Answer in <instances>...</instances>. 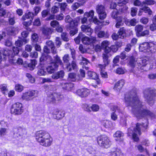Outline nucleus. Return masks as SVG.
Returning <instances> with one entry per match:
<instances>
[{
    "label": "nucleus",
    "instance_id": "obj_1",
    "mask_svg": "<svg viewBox=\"0 0 156 156\" xmlns=\"http://www.w3.org/2000/svg\"><path fill=\"white\" fill-rule=\"evenodd\" d=\"M125 102L127 106L132 108V112L137 118H140L146 116H153V113L149 110L144 109L142 102L137 96L135 90L126 93L125 97Z\"/></svg>",
    "mask_w": 156,
    "mask_h": 156
},
{
    "label": "nucleus",
    "instance_id": "obj_2",
    "mask_svg": "<svg viewBox=\"0 0 156 156\" xmlns=\"http://www.w3.org/2000/svg\"><path fill=\"white\" fill-rule=\"evenodd\" d=\"M19 51V48L17 47H13L12 50L6 48L2 51L4 55L7 56L9 58V62L11 64L15 65H21L23 63L22 59L18 58L17 59L14 57V56L18 54Z\"/></svg>",
    "mask_w": 156,
    "mask_h": 156
},
{
    "label": "nucleus",
    "instance_id": "obj_3",
    "mask_svg": "<svg viewBox=\"0 0 156 156\" xmlns=\"http://www.w3.org/2000/svg\"><path fill=\"white\" fill-rule=\"evenodd\" d=\"M36 139L41 145L45 147L50 146L52 142V139L49 133L44 131L37 132Z\"/></svg>",
    "mask_w": 156,
    "mask_h": 156
},
{
    "label": "nucleus",
    "instance_id": "obj_4",
    "mask_svg": "<svg viewBox=\"0 0 156 156\" xmlns=\"http://www.w3.org/2000/svg\"><path fill=\"white\" fill-rule=\"evenodd\" d=\"M142 126L146 129L147 127V123H142V124L137 123L136 125L135 128H130L128 129V132L129 135H130V134H132L133 139L134 141L137 142L139 140L137 134L139 135L141 134V128Z\"/></svg>",
    "mask_w": 156,
    "mask_h": 156
},
{
    "label": "nucleus",
    "instance_id": "obj_5",
    "mask_svg": "<svg viewBox=\"0 0 156 156\" xmlns=\"http://www.w3.org/2000/svg\"><path fill=\"white\" fill-rule=\"evenodd\" d=\"M144 96L150 105H152L154 103V99L156 96V91L151 89H146L144 91Z\"/></svg>",
    "mask_w": 156,
    "mask_h": 156
},
{
    "label": "nucleus",
    "instance_id": "obj_6",
    "mask_svg": "<svg viewBox=\"0 0 156 156\" xmlns=\"http://www.w3.org/2000/svg\"><path fill=\"white\" fill-rule=\"evenodd\" d=\"M97 140L99 145L106 148L109 147L111 144V142L108 137L105 135L99 136L98 137Z\"/></svg>",
    "mask_w": 156,
    "mask_h": 156
},
{
    "label": "nucleus",
    "instance_id": "obj_7",
    "mask_svg": "<svg viewBox=\"0 0 156 156\" xmlns=\"http://www.w3.org/2000/svg\"><path fill=\"white\" fill-rule=\"evenodd\" d=\"M11 112L12 114L15 115L21 114L23 112L22 104L17 102L12 105L11 108Z\"/></svg>",
    "mask_w": 156,
    "mask_h": 156
},
{
    "label": "nucleus",
    "instance_id": "obj_8",
    "mask_svg": "<svg viewBox=\"0 0 156 156\" xmlns=\"http://www.w3.org/2000/svg\"><path fill=\"white\" fill-rule=\"evenodd\" d=\"M47 60L50 62V64L46 68L47 72L49 73H51L57 69L58 67V64L53 62V60L51 56L48 55Z\"/></svg>",
    "mask_w": 156,
    "mask_h": 156
},
{
    "label": "nucleus",
    "instance_id": "obj_9",
    "mask_svg": "<svg viewBox=\"0 0 156 156\" xmlns=\"http://www.w3.org/2000/svg\"><path fill=\"white\" fill-rule=\"evenodd\" d=\"M77 23L76 22H72L70 24H68L66 26L67 31H70L69 34L71 36H74L77 33L78 29L77 27Z\"/></svg>",
    "mask_w": 156,
    "mask_h": 156
},
{
    "label": "nucleus",
    "instance_id": "obj_10",
    "mask_svg": "<svg viewBox=\"0 0 156 156\" xmlns=\"http://www.w3.org/2000/svg\"><path fill=\"white\" fill-rule=\"evenodd\" d=\"M96 9L100 19L103 20L106 18L107 14L104 5L101 4H98L96 6Z\"/></svg>",
    "mask_w": 156,
    "mask_h": 156
},
{
    "label": "nucleus",
    "instance_id": "obj_11",
    "mask_svg": "<svg viewBox=\"0 0 156 156\" xmlns=\"http://www.w3.org/2000/svg\"><path fill=\"white\" fill-rule=\"evenodd\" d=\"M111 110L112 112L111 114V117L113 121L116 120L118 119V113L120 112V108L117 105H113L111 106Z\"/></svg>",
    "mask_w": 156,
    "mask_h": 156
},
{
    "label": "nucleus",
    "instance_id": "obj_12",
    "mask_svg": "<svg viewBox=\"0 0 156 156\" xmlns=\"http://www.w3.org/2000/svg\"><path fill=\"white\" fill-rule=\"evenodd\" d=\"M36 92L35 90L29 91L23 93L22 96L23 99L27 101L30 100L32 98V97L36 95Z\"/></svg>",
    "mask_w": 156,
    "mask_h": 156
},
{
    "label": "nucleus",
    "instance_id": "obj_13",
    "mask_svg": "<svg viewBox=\"0 0 156 156\" xmlns=\"http://www.w3.org/2000/svg\"><path fill=\"white\" fill-rule=\"evenodd\" d=\"M62 96L61 95L58 94L56 93H54L51 94L49 96H48V100L50 102H55L56 101L60 100L62 98Z\"/></svg>",
    "mask_w": 156,
    "mask_h": 156
},
{
    "label": "nucleus",
    "instance_id": "obj_14",
    "mask_svg": "<svg viewBox=\"0 0 156 156\" xmlns=\"http://www.w3.org/2000/svg\"><path fill=\"white\" fill-rule=\"evenodd\" d=\"M76 93L81 97H85L90 94V91L87 88H84L78 90Z\"/></svg>",
    "mask_w": 156,
    "mask_h": 156
},
{
    "label": "nucleus",
    "instance_id": "obj_15",
    "mask_svg": "<svg viewBox=\"0 0 156 156\" xmlns=\"http://www.w3.org/2000/svg\"><path fill=\"white\" fill-rule=\"evenodd\" d=\"M66 69L68 71H71L73 70H77V66L76 61L73 60L71 64L69 62L67 64H66Z\"/></svg>",
    "mask_w": 156,
    "mask_h": 156
},
{
    "label": "nucleus",
    "instance_id": "obj_16",
    "mask_svg": "<svg viewBox=\"0 0 156 156\" xmlns=\"http://www.w3.org/2000/svg\"><path fill=\"white\" fill-rule=\"evenodd\" d=\"M82 41L83 44H90L94 43L96 41V38L95 37H91L90 38L87 37H82Z\"/></svg>",
    "mask_w": 156,
    "mask_h": 156
},
{
    "label": "nucleus",
    "instance_id": "obj_17",
    "mask_svg": "<svg viewBox=\"0 0 156 156\" xmlns=\"http://www.w3.org/2000/svg\"><path fill=\"white\" fill-rule=\"evenodd\" d=\"M81 28L82 31L88 35H90L93 32V30L90 28L89 25H82L81 27Z\"/></svg>",
    "mask_w": 156,
    "mask_h": 156
},
{
    "label": "nucleus",
    "instance_id": "obj_18",
    "mask_svg": "<svg viewBox=\"0 0 156 156\" xmlns=\"http://www.w3.org/2000/svg\"><path fill=\"white\" fill-rule=\"evenodd\" d=\"M94 11L93 10H90L89 12H86L84 14V17L81 20V23L82 24H84L86 23L87 21V17H90L91 19L93 18L94 15Z\"/></svg>",
    "mask_w": 156,
    "mask_h": 156
},
{
    "label": "nucleus",
    "instance_id": "obj_19",
    "mask_svg": "<svg viewBox=\"0 0 156 156\" xmlns=\"http://www.w3.org/2000/svg\"><path fill=\"white\" fill-rule=\"evenodd\" d=\"M25 129L20 126L14 127L13 129V132L14 136L16 137V134L18 135L19 136H21L23 133V132L25 131Z\"/></svg>",
    "mask_w": 156,
    "mask_h": 156
},
{
    "label": "nucleus",
    "instance_id": "obj_20",
    "mask_svg": "<svg viewBox=\"0 0 156 156\" xmlns=\"http://www.w3.org/2000/svg\"><path fill=\"white\" fill-rule=\"evenodd\" d=\"M41 30L43 34L45 36H48L51 35L53 31L52 28L46 26L43 27Z\"/></svg>",
    "mask_w": 156,
    "mask_h": 156
},
{
    "label": "nucleus",
    "instance_id": "obj_21",
    "mask_svg": "<svg viewBox=\"0 0 156 156\" xmlns=\"http://www.w3.org/2000/svg\"><path fill=\"white\" fill-rule=\"evenodd\" d=\"M46 44L49 48H50L51 52L53 54L57 53V49L54 45V43L51 41H48L46 42Z\"/></svg>",
    "mask_w": 156,
    "mask_h": 156
},
{
    "label": "nucleus",
    "instance_id": "obj_22",
    "mask_svg": "<svg viewBox=\"0 0 156 156\" xmlns=\"http://www.w3.org/2000/svg\"><path fill=\"white\" fill-rule=\"evenodd\" d=\"M125 83L123 80H121L118 81L115 84L114 89L117 91H119L121 89Z\"/></svg>",
    "mask_w": 156,
    "mask_h": 156
},
{
    "label": "nucleus",
    "instance_id": "obj_23",
    "mask_svg": "<svg viewBox=\"0 0 156 156\" xmlns=\"http://www.w3.org/2000/svg\"><path fill=\"white\" fill-rule=\"evenodd\" d=\"M126 8V7L123 6L122 8L121 7L119 9V12L117 10H113L112 12L111 16L113 18L116 19L119 13L121 12H123L124 10H125Z\"/></svg>",
    "mask_w": 156,
    "mask_h": 156
},
{
    "label": "nucleus",
    "instance_id": "obj_24",
    "mask_svg": "<svg viewBox=\"0 0 156 156\" xmlns=\"http://www.w3.org/2000/svg\"><path fill=\"white\" fill-rule=\"evenodd\" d=\"M53 113L54 118L58 120L62 118L65 116L64 112L59 111L57 110L54 112Z\"/></svg>",
    "mask_w": 156,
    "mask_h": 156
},
{
    "label": "nucleus",
    "instance_id": "obj_25",
    "mask_svg": "<svg viewBox=\"0 0 156 156\" xmlns=\"http://www.w3.org/2000/svg\"><path fill=\"white\" fill-rule=\"evenodd\" d=\"M64 75V71L61 70L53 73L51 77L53 79L57 80L59 78L63 77Z\"/></svg>",
    "mask_w": 156,
    "mask_h": 156
},
{
    "label": "nucleus",
    "instance_id": "obj_26",
    "mask_svg": "<svg viewBox=\"0 0 156 156\" xmlns=\"http://www.w3.org/2000/svg\"><path fill=\"white\" fill-rule=\"evenodd\" d=\"M35 15L31 12H29L23 15L21 19L23 20H25L26 19H30V20H33Z\"/></svg>",
    "mask_w": 156,
    "mask_h": 156
},
{
    "label": "nucleus",
    "instance_id": "obj_27",
    "mask_svg": "<svg viewBox=\"0 0 156 156\" xmlns=\"http://www.w3.org/2000/svg\"><path fill=\"white\" fill-rule=\"evenodd\" d=\"M61 84L63 89L68 90H70L73 86V84L71 83L62 82Z\"/></svg>",
    "mask_w": 156,
    "mask_h": 156
},
{
    "label": "nucleus",
    "instance_id": "obj_28",
    "mask_svg": "<svg viewBox=\"0 0 156 156\" xmlns=\"http://www.w3.org/2000/svg\"><path fill=\"white\" fill-rule=\"evenodd\" d=\"M149 46V43L147 42H144L140 44L139 49L141 51H144V50H146V51H147Z\"/></svg>",
    "mask_w": 156,
    "mask_h": 156
},
{
    "label": "nucleus",
    "instance_id": "obj_29",
    "mask_svg": "<svg viewBox=\"0 0 156 156\" xmlns=\"http://www.w3.org/2000/svg\"><path fill=\"white\" fill-rule=\"evenodd\" d=\"M108 54L103 53L102 55L103 62L105 65H108L110 63V60L108 58L110 57Z\"/></svg>",
    "mask_w": 156,
    "mask_h": 156
},
{
    "label": "nucleus",
    "instance_id": "obj_30",
    "mask_svg": "<svg viewBox=\"0 0 156 156\" xmlns=\"http://www.w3.org/2000/svg\"><path fill=\"white\" fill-rule=\"evenodd\" d=\"M119 21L116 23L115 25V27L117 28H119L120 26H122L123 24V23H126V17H124L121 16H119Z\"/></svg>",
    "mask_w": 156,
    "mask_h": 156
},
{
    "label": "nucleus",
    "instance_id": "obj_31",
    "mask_svg": "<svg viewBox=\"0 0 156 156\" xmlns=\"http://www.w3.org/2000/svg\"><path fill=\"white\" fill-rule=\"evenodd\" d=\"M137 23L136 19L133 18L130 20H127L126 18V24L128 26H134Z\"/></svg>",
    "mask_w": 156,
    "mask_h": 156
},
{
    "label": "nucleus",
    "instance_id": "obj_32",
    "mask_svg": "<svg viewBox=\"0 0 156 156\" xmlns=\"http://www.w3.org/2000/svg\"><path fill=\"white\" fill-rule=\"evenodd\" d=\"M149 51H151V53L156 52V44L152 42L149 43V48L147 50V52Z\"/></svg>",
    "mask_w": 156,
    "mask_h": 156
},
{
    "label": "nucleus",
    "instance_id": "obj_33",
    "mask_svg": "<svg viewBox=\"0 0 156 156\" xmlns=\"http://www.w3.org/2000/svg\"><path fill=\"white\" fill-rule=\"evenodd\" d=\"M18 29L17 27H11L7 30L8 34L9 35H13L18 32Z\"/></svg>",
    "mask_w": 156,
    "mask_h": 156
},
{
    "label": "nucleus",
    "instance_id": "obj_34",
    "mask_svg": "<svg viewBox=\"0 0 156 156\" xmlns=\"http://www.w3.org/2000/svg\"><path fill=\"white\" fill-rule=\"evenodd\" d=\"M87 74L88 76L90 79L96 80L98 78L97 74L94 72L91 71H88Z\"/></svg>",
    "mask_w": 156,
    "mask_h": 156
},
{
    "label": "nucleus",
    "instance_id": "obj_35",
    "mask_svg": "<svg viewBox=\"0 0 156 156\" xmlns=\"http://www.w3.org/2000/svg\"><path fill=\"white\" fill-rule=\"evenodd\" d=\"M126 34V30L124 28H120L118 32V34L119 35V38H123L125 36Z\"/></svg>",
    "mask_w": 156,
    "mask_h": 156
},
{
    "label": "nucleus",
    "instance_id": "obj_36",
    "mask_svg": "<svg viewBox=\"0 0 156 156\" xmlns=\"http://www.w3.org/2000/svg\"><path fill=\"white\" fill-rule=\"evenodd\" d=\"M129 64L132 67L135 66L136 63V60L133 56H131L129 58Z\"/></svg>",
    "mask_w": 156,
    "mask_h": 156
},
{
    "label": "nucleus",
    "instance_id": "obj_37",
    "mask_svg": "<svg viewBox=\"0 0 156 156\" xmlns=\"http://www.w3.org/2000/svg\"><path fill=\"white\" fill-rule=\"evenodd\" d=\"M110 156H120L121 151L119 150L116 149L115 151L112 150L109 153Z\"/></svg>",
    "mask_w": 156,
    "mask_h": 156
},
{
    "label": "nucleus",
    "instance_id": "obj_38",
    "mask_svg": "<svg viewBox=\"0 0 156 156\" xmlns=\"http://www.w3.org/2000/svg\"><path fill=\"white\" fill-rule=\"evenodd\" d=\"M135 29L136 35L138 37L139 34L140 33L143 29V26L141 25H137L135 27Z\"/></svg>",
    "mask_w": 156,
    "mask_h": 156
},
{
    "label": "nucleus",
    "instance_id": "obj_39",
    "mask_svg": "<svg viewBox=\"0 0 156 156\" xmlns=\"http://www.w3.org/2000/svg\"><path fill=\"white\" fill-rule=\"evenodd\" d=\"M78 58L80 60L82 61V62H80V63L81 65H87V64L89 62L87 59L83 57L81 55H79V56Z\"/></svg>",
    "mask_w": 156,
    "mask_h": 156
},
{
    "label": "nucleus",
    "instance_id": "obj_40",
    "mask_svg": "<svg viewBox=\"0 0 156 156\" xmlns=\"http://www.w3.org/2000/svg\"><path fill=\"white\" fill-rule=\"evenodd\" d=\"M53 57L54 58V61L53 60V62L58 64V65H62V61L60 59V57L57 55H56Z\"/></svg>",
    "mask_w": 156,
    "mask_h": 156
},
{
    "label": "nucleus",
    "instance_id": "obj_41",
    "mask_svg": "<svg viewBox=\"0 0 156 156\" xmlns=\"http://www.w3.org/2000/svg\"><path fill=\"white\" fill-rule=\"evenodd\" d=\"M98 36L99 38L105 37L106 38H108L109 37L108 34L107 33H105L104 31H100L98 34Z\"/></svg>",
    "mask_w": 156,
    "mask_h": 156
},
{
    "label": "nucleus",
    "instance_id": "obj_42",
    "mask_svg": "<svg viewBox=\"0 0 156 156\" xmlns=\"http://www.w3.org/2000/svg\"><path fill=\"white\" fill-rule=\"evenodd\" d=\"M102 124L106 128H109L111 127L112 126L111 122L107 120H103L102 122Z\"/></svg>",
    "mask_w": 156,
    "mask_h": 156
},
{
    "label": "nucleus",
    "instance_id": "obj_43",
    "mask_svg": "<svg viewBox=\"0 0 156 156\" xmlns=\"http://www.w3.org/2000/svg\"><path fill=\"white\" fill-rule=\"evenodd\" d=\"M1 90L4 95L6 94L8 92V89L7 88L6 85L5 84L2 85L1 86Z\"/></svg>",
    "mask_w": 156,
    "mask_h": 156
},
{
    "label": "nucleus",
    "instance_id": "obj_44",
    "mask_svg": "<svg viewBox=\"0 0 156 156\" xmlns=\"http://www.w3.org/2000/svg\"><path fill=\"white\" fill-rule=\"evenodd\" d=\"M9 14L7 10L1 9V17L3 16L4 18L8 17Z\"/></svg>",
    "mask_w": 156,
    "mask_h": 156
},
{
    "label": "nucleus",
    "instance_id": "obj_45",
    "mask_svg": "<svg viewBox=\"0 0 156 156\" xmlns=\"http://www.w3.org/2000/svg\"><path fill=\"white\" fill-rule=\"evenodd\" d=\"M56 5L53 6L51 9V12L52 13L55 14L58 12L59 11V7L57 3H56Z\"/></svg>",
    "mask_w": 156,
    "mask_h": 156
},
{
    "label": "nucleus",
    "instance_id": "obj_46",
    "mask_svg": "<svg viewBox=\"0 0 156 156\" xmlns=\"http://www.w3.org/2000/svg\"><path fill=\"white\" fill-rule=\"evenodd\" d=\"M39 40L38 36L37 34L35 33L33 34L31 36V40L34 43H36Z\"/></svg>",
    "mask_w": 156,
    "mask_h": 156
},
{
    "label": "nucleus",
    "instance_id": "obj_47",
    "mask_svg": "<svg viewBox=\"0 0 156 156\" xmlns=\"http://www.w3.org/2000/svg\"><path fill=\"white\" fill-rule=\"evenodd\" d=\"M57 5L59 8H60L61 11H64L67 6V4L65 3H58Z\"/></svg>",
    "mask_w": 156,
    "mask_h": 156
},
{
    "label": "nucleus",
    "instance_id": "obj_48",
    "mask_svg": "<svg viewBox=\"0 0 156 156\" xmlns=\"http://www.w3.org/2000/svg\"><path fill=\"white\" fill-rule=\"evenodd\" d=\"M142 9L146 13H148L149 15H151L152 13V11L151 9L147 7L144 6L142 8Z\"/></svg>",
    "mask_w": 156,
    "mask_h": 156
},
{
    "label": "nucleus",
    "instance_id": "obj_49",
    "mask_svg": "<svg viewBox=\"0 0 156 156\" xmlns=\"http://www.w3.org/2000/svg\"><path fill=\"white\" fill-rule=\"evenodd\" d=\"M69 56L68 54L65 55L62 58L64 62L66 64H67L69 62Z\"/></svg>",
    "mask_w": 156,
    "mask_h": 156
},
{
    "label": "nucleus",
    "instance_id": "obj_50",
    "mask_svg": "<svg viewBox=\"0 0 156 156\" xmlns=\"http://www.w3.org/2000/svg\"><path fill=\"white\" fill-rule=\"evenodd\" d=\"M143 5H154L155 3V2L152 0H145L143 2Z\"/></svg>",
    "mask_w": 156,
    "mask_h": 156
},
{
    "label": "nucleus",
    "instance_id": "obj_51",
    "mask_svg": "<svg viewBox=\"0 0 156 156\" xmlns=\"http://www.w3.org/2000/svg\"><path fill=\"white\" fill-rule=\"evenodd\" d=\"M137 11V9L135 7H132L131 9L130 14L133 17L136 16Z\"/></svg>",
    "mask_w": 156,
    "mask_h": 156
},
{
    "label": "nucleus",
    "instance_id": "obj_52",
    "mask_svg": "<svg viewBox=\"0 0 156 156\" xmlns=\"http://www.w3.org/2000/svg\"><path fill=\"white\" fill-rule=\"evenodd\" d=\"M23 89V87L19 84H17L15 85V90L18 92H21Z\"/></svg>",
    "mask_w": 156,
    "mask_h": 156
},
{
    "label": "nucleus",
    "instance_id": "obj_53",
    "mask_svg": "<svg viewBox=\"0 0 156 156\" xmlns=\"http://www.w3.org/2000/svg\"><path fill=\"white\" fill-rule=\"evenodd\" d=\"M149 34V31L148 30H145L143 31H142L139 34L138 37L142 36H146Z\"/></svg>",
    "mask_w": 156,
    "mask_h": 156
},
{
    "label": "nucleus",
    "instance_id": "obj_54",
    "mask_svg": "<svg viewBox=\"0 0 156 156\" xmlns=\"http://www.w3.org/2000/svg\"><path fill=\"white\" fill-rule=\"evenodd\" d=\"M46 74V69L41 68L38 69L37 74L39 76H44Z\"/></svg>",
    "mask_w": 156,
    "mask_h": 156
},
{
    "label": "nucleus",
    "instance_id": "obj_55",
    "mask_svg": "<svg viewBox=\"0 0 156 156\" xmlns=\"http://www.w3.org/2000/svg\"><path fill=\"white\" fill-rule=\"evenodd\" d=\"M61 36L63 40L66 41H69V38L68 37V35L66 32H64L62 33Z\"/></svg>",
    "mask_w": 156,
    "mask_h": 156
},
{
    "label": "nucleus",
    "instance_id": "obj_56",
    "mask_svg": "<svg viewBox=\"0 0 156 156\" xmlns=\"http://www.w3.org/2000/svg\"><path fill=\"white\" fill-rule=\"evenodd\" d=\"M125 70L122 68H118L116 70V73L119 74H123L125 73Z\"/></svg>",
    "mask_w": 156,
    "mask_h": 156
},
{
    "label": "nucleus",
    "instance_id": "obj_57",
    "mask_svg": "<svg viewBox=\"0 0 156 156\" xmlns=\"http://www.w3.org/2000/svg\"><path fill=\"white\" fill-rule=\"evenodd\" d=\"M82 37H83L82 34L81 33H80L78 36L74 40L76 43L77 44H79L80 42V40H82Z\"/></svg>",
    "mask_w": 156,
    "mask_h": 156
},
{
    "label": "nucleus",
    "instance_id": "obj_58",
    "mask_svg": "<svg viewBox=\"0 0 156 156\" xmlns=\"http://www.w3.org/2000/svg\"><path fill=\"white\" fill-rule=\"evenodd\" d=\"M19 4L22 7L27 6V0H17Z\"/></svg>",
    "mask_w": 156,
    "mask_h": 156
},
{
    "label": "nucleus",
    "instance_id": "obj_59",
    "mask_svg": "<svg viewBox=\"0 0 156 156\" xmlns=\"http://www.w3.org/2000/svg\"><path fill=\"white\" fill-rule=\"evenodd\" d=\"M133 4L135 6H140L141 7H142L143 6V2H141L139 0H135Z\"/></svg>",
    "mask_w": 156,
    "mask_h": 156
},
{
    "label": "nucleus",
    "instance_id": "obj_60",
    "mask_svg": "<svg viewBox=\"0 0 156 156\" xmlns=\"http://www.w3.org/2000/svg\"><path fill=\"white\" fill-rule=\"evenodd\" d=\"M66 23H69V24H70L72 22H76L75 21H73L71 17L69 15H67L66 17L65 20Z\"/></svg>",
    "mask_w": 156,
    "mask_h": 156
},
{
    "label": "nucleus",
    "instance_id": "obj_61",
    "mask_svg": "<svg viewBox=\"0 0 156 156\" xmlns=\"http://www.w3.org/2000/svg\"><path fill=\"white\" fill-rule=\"evenodd\" d=\"M81 5L80 3L78 2H75L73 4L71 7L73 10H76Z\"/></svg>",
    "mask_w": 156,
    "mask_h": 156
},
{
    "label": "nucleus",
    "instance_id": "obj_62",
    "mask_svg": "<svg viewBox=\"0 0 156 156\" xmlns=\"http://www.w3.org/2000/svg\"><path fill=\"white\" fill-rule=\"evenodd\" d=\"M59 24V22L56 20L51 21L50 23L51 26L53 28L57 27Z\"/></svg>",
    "mask_w": 156,
    "mask_h": 156
},
{
    "label": "nucleus",
    "instance_id": "obj_63",
    "mask_svg": "<svg viewBox=\"0 0 156 156\" xmlns=\"http://www.w3.org/2000/svg\"><path fill=\"white\" fill-rule=\"evenodd\" d=\"M149 21V19L147 17H144L140 19V22L144 24H147Z\"/></svg>",
    "mask_w": 156,
    "mask_h": 156
},
{
    "label": "nucleus",
    "instance_id": "obj_64",
    "mask_svg": "<svg viewBox=\"0 0 156 156\" xmlns=\"http://www.w3.org/2000/svg\"><path fill=\"white\" fill-rule=\"evenodd\" d=\"M110 42L107 41H104L101 43V47L104 48L108 47L110 44Z\"/></svg>",
    "mask_w": 156,
    "mask_h": 156
}]
</instances>
